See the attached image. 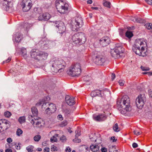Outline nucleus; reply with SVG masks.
<instances>
[{
	"instance_id": "f257e3e1",
	"label": "nucleus",
	"mask_w": 152,
	"mask_h": 152,
	"mask_svg": "<svg viewBox=\"0 0 152 152\" xmlns=\"http://www.w3.org/2000/svg\"><path fill=\"white\" fill-rule=\"evenodd\" d=\"M147 46V43L144 39H136L132 47L133 51L137 54L143 57L146 56L145 48Z\"/></svg>"
},
{
	"instance_id": "f03ea898",
	"label": "nucleus",
	"mask_w": 152,
	"mask_h": 152,
	"mask_svg": "<svg viewBox=\"0 0 152 152\" xmlns=\"http://www.w3.org/2000/svg\"><path fill=\"white\" fill-rule=\"evenodd\" d=\"M52 67L51 69L54 72H61L64 70L66 65L65 62L63 59L59 58L52 61H51Z\"/></svg>"
},
{
	"instance_id": "7ed1b4c3",
	"label": "nucleus",
	"mask_w": 152,
	"mask_h": 152,
	"mask_svg": "<svg viewBox=\"0 0 152 152\" xmlns=\"http://www.w3.org/2000/svg\"><path fill=\"white\" fill-rule=\"evenodd\" d=\"M118 106L129 112L131 110L130 100L127 96H123L121 99H118L117 102Z\"/></svg>"
},
{
	"instance_id": "20e7f679",
	"label": "nucleus",
	"mask_w": 152,
	"mask_h": 152,
	"mask_svg": "<svg viewBox=\"0 0 152 152\" xmlns=\"http://www.w3.org/2000/svg\"><path fill=\"white\" fill-rule=\"evenodd\" d=\"M30 53L32 58L38 61L45 60L48 56L47 53L39 51L38 49H32Z\"/></svg>"
},
{
	"instance_id": "39448f33",
	"label": "nucleus",
	"mask_w": 152,
	"mask_h": 152,
	"mask_svg": "<svg viewBox=\"0 0 152 152\" xmlns=\"http://www.w3.org/2000/svg\"><path fill=\"white\" fill-rule=\"evenodd\" d=\"M81 71V66L79 63L72 65L67 71V74L72 77L78 76Z\"/></svg>"
},
{
	"instance_id": "423d86ee",
	"label": "nucleus",
	"mask_w": 152,
	"mask_h": 152,
	"mask_svg": "<svg viewBox=\"0 0 152 152\" xmlns=\"http://www.w3.org/2000/svg\"><path fill=\"white\" fill-rule=\"evenodd\" d=\"M57 11L60 13H66L68 12L69 7L68 4L60 0H57L55 2Z\"/></svg>"
},
{
	"instance_id": "0eeeda50",
	"label": "nucleus",
	"mask_w": 152,
	"mask_h": 152,
	"mask_svg": "<svg viewBox=\"0 0 152 152\" xmlns=\"http://www.w3.org/2000/svg\"><path fill=\"white\" fill-rule=\"evenodd\" d=\"M83 25L82 18L80 17H76L74 20L71 23L70 27L72 31H77Z\"/></svg>"
},
{
	"instance_id": "6e6552de",
	"label": "nucleus",
	"mask_w": 152,
	"mask_h": 152,
	"mask_svg": "<svg viewBox=\"0 0 152 152\" xmlns=\"http://www.w3.org/2000/svg\"><path fill=\"white\" fill-rule=\"evenodd\" d=\"M72 39L75 44L79 45L84 44L86 40L85 35L82 32H79L74 34L72 36Z\"/></svg>"
},
{
	"instance_id": "1a4fd4ad",
	"label": "nucleus",
	"mask_w": 152,
	"mask_h": 152,
	"mask_svg": "<svg viewBox=\"0 0 152 152\" xmlns=\"http://www.w3.org/2000/svg\"><path fill=\"white\" fill-rule=\"evenodd\" d=\"M124 48L119 44H116L115 47L110 51L112 57L115 59L118 58L120 57V54L123 52Z\"/></svg>"
},
{
	"instance_id": "9d476101",
	"label": "nucleus",
	"mask_w": 152,
	"mask_h": 152,
	"mask_svg": "<svg viewBox=\"0 0 152 152\" xmlns=\"http://www.w3.org/2000/svg\"><path fill=\"white\" fill-rule=\"evenodd\" d=\"M146 99L144 94H140L137 98L136 103L137 108L141 109L143 107Z\"/></svg>"
},
{
	"instance_id": "9b49d317",
	"label": "nucleus",
	"mask_w": 152,
	"mask_h": 152,
	"mask_svg": "<svg viewBox=\"0 0 152 152\" xmlns=\"http://www.w3.org/2000/svg\"><path fill=\"white\" fill-rule=\"evenodd\" d=\"M93 57L94 58V62L98 65H102L106 61L105 56L100 53L94 55Z\"/></svg>"
},
{
	"instance_id": "f8f14e48",
	"label": "nucleus",
	"mask_w": 152,
	"mask_h": 152,
	"mask_svg": "<svg viewBox=\"0 0 152 152\" xmlns=\"http://www.w3.org/2000/svg\"><path fill=\"white\" fill-rule=\"evenodd\" d=\"M20 4L23 11L26 12L31 9L32 5V3L31 0H22Z\"/></svg>"
},
{
	"instance_id": "ddd939ff",
	"label": "nucleus",
	"mask_w": 152,
	"mask_h": 152,
	"mask_svg": "<svg viewBox=\"0 0 152 152\" xmlns=\"http://www.w3.org/2000/svg\"><path fill=\"white\" fill-rule=\"evenodd\" d=\"M55 42L50 40L41 41L39 43L42 49L47 50L55 45Z\"/></svg>"
},
{
	"instance_id": "4468645a",
	"label": "nucleus",
	"mask_w": 152,
	"mask_h": 152,
	"mask_svg": "<svg viewBox=\"0 0 152 152\" xmlns=\"http://www.w3.org/2000/svg\"><path fill=\"white\" fill-rule=\"evenodd\" d=\"M28 120L34 127L40 128L42 126L41 123L42 120L38 119L37 117L36 118L31 115H30L28 117Z\"/></svg>"
},
{
	"instance_id": "2eb2a0df",
	"label": "nucleus",
	"mask_w": 152,
	"mask_h": 152,
	"mask_svg": "<svg viewBox=\"0 0 152 152\" xmlns=\"http://www.w3.org/2000/svg\"><path fill=\"white\" fill-rule=\"evenodd\" d=\"M54 26L58 29V31L60 34H63L66 30V27L64 23L61 21H56Z\"/></svg>"
},
{
	"instance_id": "dca6fc26",
	"label": "nucleus",
	"mask_w": 152,
	"mask_h": 152,
	"mask_svg": "<svg viewBox=\"0 0 152 152\" xmlns=\"http://www.w3.org/2000/svg\"><path fill=\"white\" fill-rule=\"evenodd\" d=\"M56 109V105L53 103L49 104L48 106L45 110V113L48 115L54 113Z\"/></svg>"
},
{
	"instance_id": "f3484780",
	"label": "nucleus",
	"mask_w": 152,
	"mask_h": 152,
	"mask_svg": "<svg viewBox=\"0 0 152 152\" xmlns=\"http://www.w3.org/2000/svg\"><path fill=\"white\" fill-rule=\"evenodd\" d=\"M0 125L4 131L7 129L10 126V122L5 119L0 120Z\"/></svg>"
},
{
	"instance_id": "a211bd4d",
	"label": "nucleus",
	"mask_w": 152,
	"mask_h": 152,
	"mask_svg": "<svg viewBox=\"0 0 152 152\" xmlns=\"http://www.w3.org/2000/svg\"><path fill=\"white\" fill-rule=\"evenodd\" d=\"M107 116L104 114L98 115H94L93 118L97 121H104L107 118Z\"/></svg>"
},
{
	"instance_id": "6ab92c4d",
	"label": "nucleus",
	"mask_w": 152,
	"mask_h": 152,
	"mask_svg": "<svg viewBox=\"0 0 152 152\" xmlns=\"http://www.w3.org/2000/svg\"><path fill=\"white\" fill-rule=\"evenodd\" d=\"M110 42V38L107 37H104L101 38L99 40V43L102 47H105Z\"/></svg>"
},
{
	"instance_id": "aec40b11",
	"label": "nucleus",
	"mask_w": 152,
	"mask_h": 152,
	"mask_svg": "<svg viewBox=\"0 0 152 152\" xmlns=\"http://www.w3.org/2000/svg\"><path fill=\"white\" fill-rule=\"evenodd\" d=\"M65 100L66 104L69 106H72L75 103L74 97L70 96L68 95L66 96Z\"/></svg>"
},
{
	"instance_id": "412c9836",
	"label": "nucleus",
	"mask_w": 152,
	"mask_h": 152,
	"mask_svg": "<svg viewBox=\"0 0 152 152\" xmlns=\"http://www.w3.org/2000/svg\"><path fill=\"white\" fill-rule=\"evenodd\" d=\"M97 96H101L103 97L104 96H106L107 94L110 93V92L108 89H105L102 90H96Z\"/></svg>"
},
{
	"instance_id": "4be33fe9",
	"label": "nucleus",
	"mask_w": 152,
	"mask_h": 152,
	"mask_svg": "<svg viewBox=\"0 0 152 152\" xmlns=\"http://www.w3.org/2000/svg\"><path fill=\"white\" fill-rule=\"evenodd\" d=\"M2 2L1 7L4 10L7 11L9 8V4L12 0H0Z\"/></svg>"
},
{
	"instance_id": "5701e85b",
	"label": "nucleus",
	"mask_w": 152,
	"mask_h": 152,
	"mask_svg": "<svg viewBox=\"0 0 152 152\" xmlns=\"http://www.w3.org/2000/svg\"><path fill=\"white\" fill-rule=\"evenodd\" d=\"M50 17L51 16L49 14L45 13L39 16L38 17V20L41 21H47L50 18Z\"/></svg>"
},
{
	"instance_id": "b1692460",
	"label": "nucleus",
	"mask_w": 152,
	"mask_h": 152,
	"mask_svg": "<svg viewBox=\"0 0 152 152\" xmlns=\"http://www.w3.org/2000/svg\"><path fill=\"white\" fill-rule=\"evenodd\" d=\"M41 105H42V110H45L47 108V107L48 106L49 103L45 102V101L42 100L37 103L36 104L37 106H39Z\"/></svg>"
},
{
	"instance_id": "393cba45",
	"label": "nucleus",
	"mask_w": 152,
	"mask_h": 152,
	"mask_svg": "<svg viewBox=\"0 0 152 152\" xmlns=\"http://www.w3.org/2000/svg\"><path fill=\"white\" fill-rule=\"evenodd\" d=\"M90 149L93 152H97L99 150V146L98 145H90Z\"/></svg>"
},
{
	"instance_id": "a878e982",
	"label": "nucleus",
	"mask_w": 152,
	"mask_h": 152,
	"mask_svg": "<svg viewBox=\"0 0 152 152\" xmlns=\"http://www.w3.org/2000/svg\"><path fill=\"white\" fill-rule=\"evenodd\" d=\"M15 41L17 42H20L22 39V35L18 32L15 34Z\"/></svg>"
},
{
	"instance_id": "bb28decb",
	"label": "nucleus",
	"mask_w": 152,
	"mask_h": 152,
	"mask_svg": "<svg viewBox=\"0 0 152 152\" xmlns=\"http://www.w3.org/2000/svg\"><path fill=\"white\" fill-rule=\"evenodd\" d=\"M131 20L134 22H136L140 23H144V20L140 18H138L136 17H132L131 18Z\"/></svg>"
},
{
	"instance_id": "cd10ccee",
	"label": "nucleus",
	"mask_w": 152,
	"mask_h": 152,
	"mask_svg": "<svg viewBox=\"0 0 152 152\" xmlns=\"http://www.w3.org/2000/svg\"><path fill=\"white\" fill-rule=\"evenodd\" d=\"M20 49L22 56L25 58H26L27 57V55L26 48L23 47H22Z\"/></svg>"
},
{
	"instance_id": "c85d7f7f",
	"label": "nucleus",
	"mask_w": 152,
	"mask_h": 152,
	"mask_svg": "<svg viewBox=\"0 0 152 152\" xmlns=\"http://www.w3.org/2000/svg\"><path fill=\"white\" fill-rule=\"evenodd\" d=\"M31 112L34 116H36L38 114V110L35 107H33L31 108Z\"/></svg>"
},
{
	"instance_id": "c756f323",
	"label": "nucleus",
	"mask_w": 152,
	"mask_h": 152,
	"mask_svg": "<svg viewBox=\"0 0 152 152\" xmlns=\"http://www.w3.org/2000/svg\"><path fill=\"white\" fill-rule=\"evenodd\" d=\"M58 136V134H55L50 138V141L52 142H57V137Z\"/></svg>"
},
{
	"instance_id": "7c9ffc66",
	"label": "nucleus",
	"mask_w": 152,
	"mask_h": 152,
	"mask_svg": "<svg viewBox=\"0 0 152 152\" xmlns=\"http://www.w3.org/2000/svg\"><path fill=\"white\" fill-rule=\"evenodd\" d=\"M125 35L127 37L130 39L131 38L133 35L131 31H127L125 33Z\"/></svg>"
},
{
	"instance_id": "2f4dec72",
	"label": "nucleus",
	"mask_w": 152,
	"mask_h": 152,
	"mask_svg": "<svg viewBox=\"0 0 152 152\" xmlns=\"http://www.w3.org/2000/svg\"><path fill=\"white\" fill-rule=\"evenodd\" d=\"M25 117L24 116L20 117L18 119V121L20 123L22 124L25 122Z\"/></svg>"
},
{
	"instance_id": "473e14b6",
	"label": "nucleus",
	"mask_w": 152,
	"mask_h": 152,
	"mask_svg": "<svg viewBox=\"0 0 152 152\" xmlns=\"http://www.w3.org/2000/svg\"><path fill=\"white\" fill-rule=\"evenodd\" d=\"M113 129L116 132H119L120 131V129L118 127V124L116 123L113 126Z\"/></svg>"
},
{
	"instance_id": "72a5a7b5",
	"label": "nucleus",
	"mask_w": 152,
	"mask_h": 152,
	"mask_svg": "<svg viewBox=\"0 0 152 152\" xmlns=\"http://www.w3.org/2000/svg\"><path fill=\"white\" fill-rule=\"evenodd\" d=\"M24 28L26 30L29 29L31 27V24L28 23H25L23 25Z\"/></svg>"
},
{
	"instance_id": "f704fd0d",
	"label": "nucleus",
	"mask_w": 152,
	"mask_h": 152,
	"mask_svg": "<svg viewBox=\"0 0 152 152\" xmlns=\"http://www.w3.org/2000/svg\"><path fill=\"white\" fill-rule=\"evenodd\" d=\"M41 138L40 135H37L35 136L34 138V139L35 141L38 142L40 139Z\"/></svg>"
},
{
	"instance_id": "c9c22d12",
	"label": "nucleus",
	"mask_w": 152,
	"mask_h": 152,
	"mask_svg": "<svg viewBox=\"0 0 152 152\" xmlns=\"http://www.w3.org/2000/svg\"><path fill=\"white\" fill-rule=\"evenodd\" d=\"M34 147L33 146H29L27 147L26 149L28 152H32L33 151Z\"/></svg>"
},
{
	"instance_id": "e433bc0d",
	"label": "nucleus",
	"mask_w": 152,
	"mask_h": 152,
	"mask_svg": "<svg viewBox=\"0 0 152 152\" xmlns=\"http://www.w3.org/2000/svg\"><path fill=\"white\" fill-rule=\"evenodd\" d=\"M145 26L148 29H152V24L151 23H147L145 25Z\"/></svg>"
},
{
	"instance_id": "4c0bfd02",
	"label": "nucleus",
	"mask_w": 152,
	"mask_h": 152,
	"mask_svg": "<svg viewBox=\"0 0 152 152\" xmlns=\"http://www.w3.org/2000/svg\"><path fill=\"white\" fill-rule=\"evenodd\" d=\"M110 3L109 2L105 1L103 3V5L104 6L108 8H110Z\"/></svg>"
},
{
	"instance_id": "58836bf2",
	"label": "nucleus",
	"mask_w": 152,
	"mask_h": 152,
	"mask_svg": "<svg viewBox=\"0 0 152 152\" xmlns=\"http://www.w3.org/2000/svg\"><path fill=\"white\" fill-rule=\"evenodd\" d=\"M67 124V122L66 121L64 120L62 121L60 124V126L61 127L65 126Z\"/></svg>"
},
{
	"instance_id": "ea45409f",
	"label": "nucleus",
	"mask_w": 152,
	"mask_h": 152,
	"mask_svg": "<svg viewBox=\"0 0 152 152\" xmlns=\"http://www.w3.org/2000/svg\"><path fill=\"white\" fill-rule=\"evenodd\" d=\"M23 133L22 130L20 129H18L16 132V134L18 136H20Z\"/></svg>"
},
{
	"instance_id": "a19ab883",
	"label": "nucleus",
	"mask_w": 152,
	"mask_h": 152,
	"mask_svg": "<svg viewBox=\"0 0 152 152\" xmlns=\"http://www.w3.org/2000/svg\"><path fill=\"white\" fill-rule=\"evenodd\" d=\"M11 113L9 111L5 112L4 113V115L7 117H9L11 115Z\"/></svg>"
},
{
	"instance_id": "79ce46f5",
	"label": "nucleus",
	"mask_w": 152,
	"mask_h": 152,
	"mask_svg": "<svg viewBox=\"0 0 152 152\" xmlns=\"http://www.w3.org/2000/svg\"><path fill=\"white\" fill-rule=\"evenodd\" d=\"M75 133V137H78V136L81 135L80 131L79 130H76Z\"/></svg>"
},
{
	"instance_id": "37998d69",
	"label": "nucleus",
	"mask_w": 152,
	"mask_h": 152,
	"mask_svg": "<svg viewBox=\"0 0 152 152\" xmlns=\"http://www.w3.org/2000/svg\"><path fill=\"white\" fill-rule=\"evenodd\" d=\"M96 90L92 91L91 93V95L92 97H95L97 96Z\"/></svg>"
},
{
	"instance_id": "c03bdc74",
	"label": "nucleus",
	"mask_w": 152,
	"mask_h": 152,
	"mask_svg": "<svg viewBox=\"0 0 152 152\" xmlns=\"http://www.w3.org/2000/svg\"><path fill=\"white\" fill-rule=\"evenodd\" d=\"M90 79V77L88 75L85 76L83 77V80L85 81H88Z\"/></svg>"
},
{
	"instance_id": "a18cd8bd",
	"label": "nucleus",
	"mask_w": 152,
	"mask_h": 152,
	"mask_svg": "<svg viewBox=\"0 0 152 152\" xmlns=\"http://www.w3.org/2000/svg\"><path fill=\"white\" fill-rule=\"evenodd\" d=\"M141 69L142 71H149L150 69L148 67H145L143 66H141Z\"/></svg>"
},
{
	"instance_id": "49530a36",
	"label": "nucleus",
	"mask_w": 152,
	"mask_h": 152,
	"mask_svg": "<svg viewBox=\"0 0 152 152\" xmlns=\"http://www.w3.org/2000/svg\"><path fill=\"white\" fill-rule=\"evenodd\" d=\"M133 132L137 136L140 135L142 133V132L137 130L134 131Z\"/></svg>"
},
{
	"instance_id": "de8ad7c7",
	"label": "nucleus",
	"mask_w": 152,
	"mask_h": 152,
	"mask_svg": "<svg viewBox=\"0 0 152 152\" xmlns=\"http://www.w3.org/2000/svg\"><path fill=\"white\" fill-rule=\"evenodd\" d=\"M125 82L124 80H120L119 81L118 83L119 85L121 86H123L124 85Z\"/></svg>"
},
{
	"instance_id": "09e8293b",
	"label": "nucleus",
	"mask_w": 152,
	"mask_h": 152,
	"mask_svg": "<svg viewBox=\"0 0 152 152\" xmlns=\"http://www.w3.org/2000/svg\"><path fill=\"white\" fill-rule=\"evenodd\" d=\"M77 137H76L75 139H73V141L74 142L78 143L81 142V140L79 139H77Z\"/></svg>"
},
{
	"instance_id": "8fccbe9b",
	"label": "nucleus",
	"mask_w": 152,
	"mask_h": 152,
	"mask_svg": "<svg viewBox=\"0 0 152 152\" xmlns=\"http://www.w3.org/2000/svg\"><path fill=\"white\" fill-rule=\"evenodd\" d=\"M60 140L62 142H64L66 141V138L65 136H62L60 137Z\"/></svg>"
},
{
	"instance_id": "3c124183",
	"label": "nucleus",
	"mask_w": 152,
	"mask_h": 152,
	"mask_svg": "<svg viewBox=\"0 0 152 152\" xmlns=\"http://www.w3.org/2000/svg\"><path fill=\"white\" fill-rule=\"evenodd\" d=\"M51 149L52 150H53L54 151H57L58 150L57 147L54 145H53L51 146Z\"/></svg>"
},
{
	"instance_id": "603ef678",
	"label": "nucleus",
	"mask_w": 152,
	"mask_h": 152,
	"mask_svg": "<svg viewBox=\"0 0 152 152\" xmlns=\"http://www.w3.org/2000/svg\"><path fill=\"white\" fill-rule=\"evenodd\" d=\"M11 58L9 57L5 61H4L3 62V64H4L5 63H8L11 60Z\"/></svg>"
},
{
	"instance_id": "864d4df0",
	"label": "nucleus",
	"mask_w": 152,
	"mask_h": 152,
	"mask_svg": "<svg viewBox=\"0 0 152 152\" xmlns=\"http://www.w3.org/2000/svg\"><path fill=\"white\" fill-rule=\"evenodd\" d=\"M90 139L91 141H96V136H94L93 137H92V138H90Z\"/></svg>"
},
{
	"instance_id": "5fc2aeb1",
	"label": "nucleus",
	"mask_w": 152,
	"mask_h": 152,
	"mask_svg": "<svg viewBox=\"0 0 152 152\" xmlns=\"http://www.w3.org/2000/svg\"><path fill=\"white\" fill-rule=\"evenodd\" d=\"M148 4L152 5V0H145Z\"/></svg>"
},
{
	"instance_id": "6e6d98bb",
	"label": "nucleus",
	"mask_w": 152,
	"mask_h": 152,
	"mask_svg": "<svg viewBox=\"0 0 152 152\" xmlns=\"http://www.w3.org/2000/svg\"><path fill=\"white\" fill-rule=\"evenodd\" d=\"M7 142L10 143L12 142V140L11 138L9 137L7 138Z\"/></svg>"
},
{
	"instance_id": "4d7b16f0",
	"label": "nucleus",
	"mask_w": 152,
	"mask_h": 152,
	"mask_svg": "<svg viewBox=\"0 0 152 152\" xmlns=\"http://www.w3.org/2000/svg\"><path fill=\"white\" fill-rule=\"evenodd\" d=\"M50 150L49 148L48 147H46L45 148L44 150V152H49Z\"/></svg>"
},
{
	"instance_id": "13d9d810",
	"label": "nucleus",
	"mask_w": 152,
	"mask_h": 152,
	"mask_svg": "<svg viewBox=\"0 0 152 152\" xmlns=\"http://www.w3.org/2000/svg\"><path fill=\"white\" fill-rule=\"evenodd\" d=\"M132 146L133 148H135L138 147V145L137 143L134 142L132 144Z\"/></svg>"
},
{
	"instance_id": "bf43d9fd",
	"label": "nucleus",
	"mask_w": 152,
	"mask_h": 152,
	"mask_svg": "<svg viewBox=\"0 0 152 152\" xmlns=\"http://www.w3.org/2000/svg\"><path fill=\"white\" fill-rule=\"evenodd\" d=\"M101 150L102 152H106L107 151V149L104 147H102L101 149Z\"/></svg>"
},
{
	"instance_id": "052dcab7",
	"label": "nucleus",
	"mask_w": 152,
	"mask_h": 152,
	"mask_svg": "<svg viewBox=\"0 0 152 152\" xmlns=\"http://www.w3.org/2000/svg\"><path fill=\"white\" fill-rule=\"evenodd\" d=\"M58 119L60 120H63V117H62V115H58Z\"/></svg>"
},
{
	"instance_id": "680f3d73",
	"label": "nucleus",
	"mask_w": 152,
	"mask_h": 152,
	"mask_svg": "<svg viewBox=\"0 0 152 152\" xmlns=\"http://www.w3.org/2000/svg\"><path fill=\"white\" fill-rule=\"evenodd\" d=\"M15 147L18 150H19L20 149V146H19V145L20 144V143H18V145H16V144H15Z\"/></svg>"
},
{
	"instance_id": "e2e57ef3",
	"label": "nucleus",
	"mask_w": 152,
	"mask_h": 152,
	"mask_svg": "<svg viewBox=\"0 0 152 152\" xmlns=\"http://www.w3.org/2000/svg\"><path fill=\"white\" fill-rule=\"evenodd\" d=\"M71 151V148L68 147L66 149V152H70Z\"/></svg>"
},
{
	"instance_id": "0e129e2a",
	"label": "nucleus",
	"mask_w": 152,
	"mask_h": 152,
	"mask_svg": "<svg viewBox=\"0 0 152 152\" xmlns=\"http://www.w3.org/2000/svg\"><path fill=\"white\" fill-rule=\"evenodd\" d=\"M64 112L65 113H67L66 114L67 115H68V114H69L70 113V111L68 109H66L65 110Z\"/></svg>"
},
{
	"instance_id": "69168bd1",
	"label": "nucleus",
	"mask_w": 152,
	"mask_h": 152,
	"mask_svg": "<svg viewBox=\"0 0 152 152\" xmlns=\"http://www.w3.org/2000/svg\"><path fill=\"white\" fill-rule=\"evenodd\" d=\"M151 72H144L142 73V74H148L149 76H151Z\"/></svg>"
},
{
	"instance_id": "338daca9",
	"label": "nucleus",
	"mask_w": 152,
	"mask_h": 152,
	"mask_svg": "<svg viewBox=\"0 0 152 152\" xmlns=\"http://www.w3.org/2000/svg\"><path fill=\"white\" fill-rule=\"evenodd\" d=\"M111 140H112L113 142H115L117 140V139H115V137H112L111 138Z\"/></svg>"
},
{
	"instance_id": "774afa93",
	"label": "nucleus",
	"mask_w": 152,
	"mask_h": 152,
	"mask_svg": "<svg viewBox=\"0 0 152 152\" xmlns=\"http://www.w3.org/2000/svg\"><path fill=\"white\" fill-rule=\"evenodd\" d=\"M115 74L113 73L112 75V80H113L115 78Z\"/></svg>"
}]
</instances>
